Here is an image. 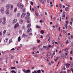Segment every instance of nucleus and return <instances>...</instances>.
<instances>
[{
	"instance_id": "obj_6",
	"label": "nucleus",
	"mask_w": 73,
	"mask_h": 73,
	"mask_svg": "<svg viewBox=\"0 0 73 73\" xmlns=\"http://www.w3.org/2000/svg\"><path fill=\"white\" fill-rule=\"evenodd\" d=\"M5 12L6 13L7 15H8V14H9V10L7 9L6 10Z\"/></svg>"
},
{
	"instance_id": "obj_37",
	"label": "nucleus",
	"mask_w": 73,
	"mask_h": 73,
	"mask_svg": "<svg viewBox=\"0 0 73 73\" xmlns=\"http://www.w3.org/2000/svg\"><path fill=\"white\" fill-rule=\"evenodd\" d=\"M33 73H37V72H36V70H35L34 72H33Z\"/></svg>"
},
{
	"instance_id": "obj_10",
	"label": "nucleus",
	"mask_w": 73,
	"mask_h": 73,
	"mask_svg": "<svg viewBox=\"0 0 73 73\" xmlns=\"http://www.w3.org/2000/svg\"><path fill=\"white\" fill-rule=\"evenodd\" d=\"M7 9H9L10 8V5L9 4H7L6 6Z\"/></svg>"
},
{
	"instance_id": "obj_25",
	"label": "nucleus",
	"mask_w": 73,
	"mask_h": 73,
	"mask_svg": "<svg viewBox=\"0 0 73 73\" xmlns=\"http://www.w3.org/2000/svg\"><path fill=\"white\" fill-rule=\"evenodd\" d=\"M70 67L71 68H72V67H73V63L71 64H70Z\"/></svg>"
},
{
	"instance_id": "obj_45",
	"label": "nucleus",
	"mask_w": 73,
	"mask_h": 73,
	"mask_svg": "<svg viewBox=\"0 0 73 73\" xmlns=\"http://www.w3.org/2000/svg\"><path fill=\"white\" fill-rule=\"evenodd\" d=\"M42 44H40V45H39L38 46V48H40V46H41V45H42Z\"/></svg>"
},
{
	"instance_id": "obj_20",
	"label": "nucleus",
	"mask_w": 73,
	"mask_h": 73,
	"mask_svg": "<svg viewBox=\"0 0 73 73\" xmlns=\"http://www.w3.org/2000/svg\"><path fill=\"white\" fill-rule=\"evenodd\" d=\"M12 40L11 39H10V40L9 41V43L10 44V43H11L12 42Z\"/></svg>"
},
{
	"instance_id": "obj_16",
	"label": "nucleus",
	"mask_w": 73,
	"mask_h": 73,
	"mask_svg": "<svg viewBox=\"0 0 73 73\" xmlns=\"http://www.w3.org/2000/svg\"><path fill=\"white\" fill-rule=\"evenodd\" d=\"M40 33L42 34H44V30H42L40 31Z\"/></svg>"
},
{
	"instance_id": "obj_53",
	"label": "nucleus",
	"mask_w": 73,
	"mask_h": 73,
	"mask_svg": "<svg viewBox=\"0 0 73 73\" xmlns=\"http://www.w3.org/2000/svg\"><path fill=\"white\" fill-rule=\"evenodd\" d=\"M61 47L62 48L64 46V45L63 44H62L61 45Z\"/></svg>"
},
{
	"instance_id": "obj_28",
	"label": "nucleus",
	"mask_w": 73,
	"mask_h": 73,
	"mask_svg": "<svg viewBox=\"0 0 73 73\" xmlns=\"http://www.w3.org/2000/svg\"><path fill=\"white\" fill-rule=\"evenodd\" d=\"M35 13L36 16H38V13H37V12L36 11H35Z\"/></svg>"
},
{
	"instance_id": "obj_33",
	"label": "nucleus",
	"mask_w": 73,
	"mask_h": 73,
	"mask_svg": "<svg viewBox=\"0 0 73 73\" xmlns=\"http://www.w3.org/2000/svg\"><path fill=\"white\" fill-rule=\"evenodd\" d=\"M11 69H16V68L12 67L11 68Z\"/></svg>"
},
{
	"instance_id": "obj_42",
	"label": "nucleus",
	"mask_w": 73,
	"mask_h": 73,
	"mask_svg": "<svg viewBox=\"0 0 73 73\" xmlns=\"http://www.w3.org/2000/svg\"><path fill=\"white\" fill-rule=\"evenodd\" d=\"M49 34H48L46 35V37H49Z\"/></svg>"
},
{
	"instance_id": "obj_31",
	"label": "nucleus",
	"mask_w": 73,
	"mask_h": 73,
	"mask_svg": "<svg viewBox=\"0 0 73 73\" xmlns=\"http://www.w3.org/2000/svg\"><path fill=\"white\" fill-rule=\"evenodd\" d=\"M29 36H32L33 35L32 33H30L29 34Z\"/></svg>"
},
{
	"instance_id": "obj_9",
	"label": "nucleus",
	"mask_w": 73,
	"mask_h": 73,
	"mask_svg": "<svg viewBox=\"0 0 73 73\" xmlns=\"http://www.w3.org/2000/svg\"><path fill=\"white\" fill-rule=\"evenodd\" d=\"M29 19V16L28 15H26L25 17V19L26 20H28Z\"/></svg>"
},
{
	"instance_id": "obj_22",
	"label": "nucleus",
	"mask_w": 73,
	"mask_h": 73,
	"mask_svg": "<svg viewBox=\"0 0 73 73\" xmlns=\"http://www.w3.org/2000/svg\"><path fill=\"white\" fill-rule=\"evenodd\" d=\"M66 55V56L65 57L67 58L68 57V52H66L65 53Z\"/></svg>"
},
{
	"instance_id": "obj_26",
	"label": "nucleus",
	"mask_w": 73,
	"mask_h": 73,
	"mask_svg": "<svg viewBox=\"0 0 73 73\" xmlns=\"http://www.w3.org/2000/svg\"><path fill=\"white\" fill-rule=\"evenodd\" d=\"M68 7H66L65 8L66 11H68Z\"/></svg>"
},
{
	"instance_id": "obj_23",
	"label": "nucleus",
	"mask_w": 73,
	"mask_h": 73,
	"mask_svg": "<svg viewBox=\"0 0 73 73\" xmlns=\"http://www.w3.org/2000/svg\"><path fill=\"white\" fill-rule=\"evenodd\" d=\"M27 16H29L30 15V14H29V12H27Z\"/></svg>"
},
{
	"instance_id": "obj_48",
	"label": "nucleus",
	"mask_w": 73,
	"mask_h": 73,
	"mask_svg": "<svg viewBox=\"0 0 73 73\" xmlns=\"http://www.w3.org/2000/svg\"><path fill=\"white\" fill-rule=\"evenodd\" d=\"M34 56H35V57H38L37 55H36V54Z\"/></svg>"
},
{
	"instance_id": "obj_57",
	"label": "nucleus",
	"mask_w": 73,
	"mask_h": 73,
	"mask_svg": "<svg viewBox=\"0 0 73 73\" xmlns=\"http://www.w3.org/2000/svg\"><path fill=\"white\" fill-rule=\"evenodd\" d=\"M50 24H51V25H52V24H53V23H52V22H50Z\"/></svg>"
},
{
	"instance_id": "obj_44",
	"label": "nucleus",
	"mask_w": 73,
	"mask_h": 73,
	"mask_svg": "<svg viewBox=\"0 0 73 73\" xmlns=\"http://www.w3.org/2000/svg\"><path fill=\"white\" fill-rule=\"evenodd\" d=\"M47 58H47V57H45L44 58V59L45 60H46V59H47Z\"/></svg>"
},
{
	"instance_id": "obj_2",
	"label": "nucleus",
	"mask_w": 73,
	"mask_h": 73,
	"mask_svg": "<svg viewBox=\"0 0 73 73\" xmlns=\"http://www.w3.org/2000/svg\"><path fill=\"white\" fill-rule=\"evenodd\" d=\"M0 10L2 13L4 14V8L3 7H1Z\"/></svg>"
},
{
	"instance_id": "obj_19",
	"label": "nucleus",
	"mask_w": 73,
	"mask_h": 73,
	"mask_svg": "<svg viewBox=\"0 0 73 73\" xmlns=\"http://www.w3.org/2000/svg\"><path fill=\"white\" fill-rule=\"evenodd\" d=\"M7 41H8V38H6L5 39L4 41L5 42H7Z\"/></svg>"
},
{
	"instance_id": "obj_30",
	"label": "nucleus",
	"mask_w": 73,
	"mask_h": 73,
	"mask_svg": "<svg viewBox=\"0 0 73 73\" xmlns=\"http://www.w3.org/2000/svg\"><path fill=\"white\" fill-rule=\"evenodd\" d=\"M3 21V19L1 18H0V23H1Z\"/></svg>"
},
{
	"instance_id": "obj_49",
	"label": "nucleus",
	"mask_w": 73,
	"mask_h": 73,
	"mask_svg": "<svg viewBox=\"0 0 73 73\" xmlns=\"http://www.w3.org/2000/svg\"><path fill=\"white\" fill-rule=\"evenodd\" d=\"M23 72H26V71L25 70V69H24L23 70Z\"/></svg>"
},
{
	"instance_id": "obj_34",
	"label": "nucleus",
	"mask_w": 73,
	"mask_h": 73,
	"mask_svg": "<svg viewBox=\"0 0 73 73\" xmlns=\"http://www.w3.org/2000/svg\"><path fill=\"white\" fill-rule=\"evenodd\" d=\"M63 32L64 33V32H65V33H66V30H63Z\"/></svg>"
},
{
	"instance_id": "obj_60",
	"label": "nucleus",
	"mask_w": 73,
	"mask_h": 73,
	"mask_svg": "<svg viewBox=\"0 0 73 73\" xmlns=\"http://www.w3.org/2000/svg\"><path fill=\"white\" fill-rule=\"evenodd\" d=\"M48 48H50V47H51V45H48Z\"/></svg>"
},
{
	"instance_id": "obj_27",
	"label": "nucleus",
	"mask_w": 73,
	"mask_h": 73,
	"mask_svg": "<svg viewBox=\"0 0 73 73\" xmlns=\"http://www.w3.org/2000/svg\"><path fill=\"white\" fill-rule=\"evenodd\" d=\"M36 28H40V27L38 26V25H36Z\"/></svg>"
},
{
	"instance_id": "obj_61",
	"label": "nucleus",
	"mask_w": 73,
	"mask_h": 73,
	"mask_svg": "<svg viewBox=\"0 0 73 73\" xmlns=\"http://www.w3.org/2000/svg\"><path fill=\"white\" fill-rule=\"evenodd\" d=\"M40 40H38L37 41V42H38V43H39V42H40Z\"/></svg>"
},
{
	"instance_id": "obj_59",
	"label": "nucleus",
	"mask_w": 73,
	"mask_h": 73,
	"mask_svg": "<svg viewBox=\"0 0 73 73\" xmlns=\"http://www.w3.org/2000/svg\"><path fill=\"white\" fill-rule=\"evenodd\" d=\"M68 21H66V23L67 24H68Z\"/></svg>"
},
{
	"instance_id": "obj_7",
	"label": "nucleus",
	"mask_w": 73,
	"mask_h": 73,
	"mask_svg": "<svg viewBox=\"0 0 73 73\" xmlns=\"http://www.w3.org/2000/svg\"><path fill=\"white\" fill-rule=\"evenodd\" d=\"M39 0L40 3H42V4H44V1H43V0Z\"/></svg>"
},
{
	"instance_id": "obj_29",
	"label": "nucleus",
	"mask_w": 73,
	"mask_h": 73,
	"mask_svg": "<svg viewBox=\"0 0 73 73\" xmlns=\"http://www.w3.org/2000/svg\"><path fill=\"white\" fill-rule=\"evenodd\" d=\"M65 27L66 29H67V28H68V24H66L65 25Z\"/></svg>"
},
{
	"instance_id": "obj_50",
	"label": "nucleus",
	"mask_w": 73,
	"mask_h": 73,
	"mask_svg": "<svg viewBox=\"0 0 73 73\" xmlns=\"http://www.w3.org/2000/svg\"><path fill=\"white\" fill-rule=\"evenodd\" d=\"M70 25H72V22H70Z\"/></svg>"
},
{
	"instance_id": "obj_14",
	"label": "nucleus",
	"mask_w": 73,
	"mask_h": 73,
	"mask_svg": "<svg viewBox=\"0 0 73 73\" xmlns=\"http://www.w3.org/2000/svg\"><path fill=\"white\" fill-rule=\"evenodd\" d=\"M31 26V25L30 24H29L27 26V28H30V27Z\"/></svg>"
},
{
	"instance_id": "obj_51",
	"label": "nucleus",
	"mask_w": 73,
	"mask_h": 73,
	"mask_svg": "<svg viewBox=\"0 0 73 73\" xmlns=\"http://www.w3.org/2000/svg\"><path fill=\"white\" fill-rule=\"evenodd\" d=\"M25 36V34H23L22 35V37H24Z\"/></svg>"
},
{
	"instance_id": "obj_12",
	"label": "nucleus",
	"mask_w": 73,
	"mask_h": 73,
	"mask_svg": "<svg viewBox=\"0 0 73 73\" xmlns=\"http://www.w3.org/2000/svg\"><path fill=\"white\" fill-rule=\"evenodd\" d=\"M11 73H16V72L14 70H12L11 72Z\"/></svg>"
},
{
	"instance_id": "obj_4",
	"label": "nucleus",
	"mask_w": 73,
	"mask_h": 73,
	"mask_svg": "<svg viewBox=\"0 0 73 73\" xmlns=\"http://www.w3.org/2000/svg\"><path fill=\"white\" fill-rule=\"evenodd\" d=\"M32 30H31V28L30 27H29L28 28L27 30V32L28 33H30V32H31Z\"/></svg>"
},
{
	"instance_id": "obj_63",
	"label": "nucleus",
	"mask_w": 73,
	"mask_h": 73,
	"mask_svg": "<svg viewBox=\"0 0 73 73\" xmlns=\"http://www.w3.org/2000/svg\"><path fill=\"white\" fill-rule=\"evenodd\" d=\"M50 17L51 18V19L52 20V15H51Z\"/></svg>"
},
{
	"instance_id": "obj_24",
	"label": "nucleus",
	"mask_w": 73,
	"mask_h": 73,
	"mask_svg": "<svg viewBox=\"0 0 73 73\" xmlns=\"http://www.w3.org/2000/svg\"><path fill=\"white\" fill-rule=\"evenodd\" d=\"M37 72L38 73H41V71L40 70H38Z\"/></svg>"
},
{
	"instance_id": "obj_62",
	"label": "nucleus",
	"mask_w": 73,
	"mask_h": 73,
	"mask_svg": "<svg viewBox=\"0 0 73 73\" xmlns=\"http://www.w3.org/2000/svg\"><path fill=\"white\" fill-rule=\"evenodd\" d=\"M71 20L72 21H73V18H71Z\"/></svg>"
},
{
	"instance_id": "obj_3",
	"label": "nucleus",
	"mask_w": 73,
	"mask_h": 73,
	"mask_svg": "<svg viewBox=\"0 0 73 73\" xmlns=\"http://www.w3.org/2000/svg\"><path fill=\"white\" fill-rule=\"evenodd\" d=\"M16 22H17V19H15L13 21V24H15V23H16Z\"/></svg>"
},
{
	"instance_id": "obj_8",
	"label": "nucleus",
	"mask_w": 73,
	"mask_h": 73,
	"mask_svg": "<svg viewBox=\"0 0 73 73\" xmlns=\"http://www.w3.org/2000/svg\"><path fill=\"white\" fill-rule=\"evenodd\" d=\"M19 26V24L17 23L14 26V28H16L17 27Z\"/></svg>"
},
{
	"instance_id": "obj_36",
	"label": "nucleus",
	"mask_w": 73,
	"mask_h": 73,
	"mask_svg": "<svg viewBox=\"0 0 73 73\" xmlns=\"http://www.w3.org/2000/svg\"><path fill=\"white\" fill-rule=\"evenodd\" d=\"M25 9H23V12H25Z\"/></svg>"
},
{
	"instance_id": "obj_13",
	"label": "nucleus",
	"mask_w": 73,
	"mask_h": 73,
	"mask_svg": "<svg viewBox=\"0 0 73 73\" xmlns=\"http://www.w3.org/2000/svg\"><path fill=\"white\" fill-rule=\"evenodd\" d=\"M18 42H20V40H21V38H20V37H19L18 38Z\"/></svg>"
},
{
	"instance_id": "obj_35",
	"label": "nucleus",
	"mask_w": 73,
	"mask_h": 73,
	"mask_svg": "<svg viewBox=\"0 0 73 73\" xmlns=\"http://www.w3.org/2000/svg\"><path fill=\"white\" fill-rule=\"evenodd\" d=\"M52 42H53L52 44V46H53V45H54V41H52Z\"/></svg>"
},
{
	"instance_id": "obj_17",
	"label": "nucleus",
	"mask_w": 73,
	"mask_h": 73,
	"mask_svg": "<svg viewBox=\"0 0 73 73\" xmlns=\"http://www.w3.org/2000/svg\"><path fill=\"white\" fill-rule=\"evenodd\" d=\"M3 21H6V18L5 17H3Z\"/></svg>"
},
{
	"instance_id": "obj_39",
	"label": "nucleus",
	"mask_w": 73,
	"mask_h": 73,
	"mask_svg": "<svg viewBox=\"0 0 73 73\" xmlns=\"http://www.w3.org/2000/svg\"><path fill=\"white\" fill-rule=\"evenodd\" d=\"M31 4L32 5H33V3L32 2H31Z\"/></svg>"
},
{
	"instance_id": "obj_40",
	"label": "nucleus",
	"mask_w": 73,
	"mask_h": 73,
	"mask_svg": "<svg viewBox=\"0 0 73 73\" xmlns=\"http://www.w3.org/2000/svg\"><path fill=\"white\" fill-rule=\"evenodd\" d=\"M3 61V59L2 58H0V62H1Z\"/></svg>"
},
{
	"instance_id": "obj_47",
	"label": "nucleus",
	"mask_w": 73,
	"mask_h": 73,
	"mask_svg": "<svg viewBox=\"0 0 73 73\" xmlns=\"http://www.w3.org/2000/svg\"><path fill=\"white\" fill-rule=\"evenodd\" d=\"M54 60H55V61H57V60H58V58H56V59H54Z\"/></svg>"
},
{
	"instance_id": "obj_11",
	"label": "nucleus",
	"mask_w": 73,
	"mask_h": 73,
	"mask_svg": "<svg viewBox=\"0 0 73 73\" xmlns=\"http://www.w3.org/2000/svg\"><path fill=\"white\" fill-rule=\"evenodd\" d=\"M19 23H20V24H22V23H23V20H20L19 21Z\"/></svg>"
},
{
	"instance_id": "obj_55",
	"label": "nucleus",
	"mask_w": 73,
	"mask_h": 73,
	"mask_svg": "<svg viewBox=\"0 0 73 73\" xmlns=\"http://www.w3.org/2000/svg\"><path fill=\"white\" fill-rule=\"evenodd\" d=\"M11 50H15V48H13L11 49Z\"/></svg>"
},
{
	"instance_id": "obj_54",
	"label": "nucleus",
	"mask_w": 73,
	"mask_h": 73,
	"mask_svg": "<svg viewBox=\"0 0 73 73\" xmlns=\"http://www.w3.org/2000/svg\"><path fill=\"white\" fill-rule=\"evenodd\" d=\"M60 39H61V38H60V37L58 36V40H60Z\"/></svg>"
},
{
	"instance_id": "obj_56",
	"label": "nucleus",
	"mask_w": 73,
	"mask_h": 73,
	"mask_svg": "<svg viewBox=\"0 0 73 73\" xmlns=\"http://www.w3.org/2000/svg\"><path fill=\"white\" fill-rule=\"evenodd\" d=\"M71 70H72V73H73V68H71Z\"/></svg>"
},
{
	"instance_id": "obj_15",
	"label": "nucleus",
	"mask_w": 73,
	"mask_h": 73,
	"mask_svg": "<svg viewBox=\"0 0 73 73\" xmlns=\"http://www.w3.org/2000/svg\"><path fill=\"white\" fill-rule=\"evenodd\" d=\"M6 23V22H5V21H3V23H2V24L3 25H5Z\"/></svg>"
},
{
	"instance_id": "obj_41",
	"label": "nucleus",
	"mask_w": 73,
	"mask_h": 73,
	"mask_svg": "<svg viewBox=\"0 0 73 73\" xmlns=\"http://www.w3.org/2000/svg\"><path fill=\"white\" fill-rule=\"evenodd\" d=\"M50 36L49 38L48 39V41H49V40H50Z\"/></svg>"
},
{
	"instance_id": "obj_52",
	"label": "nucleus",
	"mask_w": 73,
	"mask_h": 73,
	"mask_svg": "<svg viewBox=\"0 0 73 73\" xmlns=\"http://www.w3.org/2000/svg\"><path fill=\"white\" fill-rule=\"evenodd\" d=\"M41 71L42 72V73L44 72V70H42V69L41 70Z\"/></svg>"
},
{
	"instance_id": "obj_32",
	"label": "nucleus",
	"mask_w": 73,
	"mask_h": 73,
	"mask_svg": "<svg viewBox=\"0 0 73 73\" xmlns=\"http://www.w3.org/2000/svg\"><path fill=\"white\" fill-rule=\"evenodd\" d=\"M22 27L23 28V29H25V26H24V25H23L22 26Z\"/></svg>"
},
{
	"instance_id": "obj_21",
	"label": "nucleus",
	"mask_w": 73,
	"mask_h": 73,
	"mask_svg": "<svg viewBox=\"0 0 73 73\" xmlns=\"http://www.w3.org/2000/svg\"><path fill=\"white\" fill-rule=\"evenodd\" d=\"M6 33V30H4V31H3V35H5V34Z\"/></svg>"
},
{
	"instance_id": "obj_46",
	"label": "nucleus",
	"mask_w": 73,
	"mask_h": 73,
	"mask_svg": "<svg viewBox=\"0 0 73 73\" xmlns=\"http://www.w3.org/2000/svg\"><path fill=\"white\" fill-rule=\"evenodd\" d=\"M51 64H53L54 63V62H53V61L52 60L51 61Z\"/></svg>"
},
{
	"instance_id": "obj_58",
	"label": "nucleus",
	"mask_w": 73,
	"mask_h": 73,
	"mask_svg": "<svg viewBox=\"0 0 73 73\" xmlns=\"http://www.w3.org/2000/svg\"><path fill=\"white\" fill-rule=\"evenodd\" d=\"M43 38V36H42V35L41 36L40 38Z\"/></svg>"
},
{
	"instance_id": "obj_1",
	"label": "nucleus",
	"mask_w": 73,
	"mask_h": 73,
	"mask_svg": "<svg viewBox=\"0 0 73 73\" xmlns=\"http://www.w3.org/2000/svg\"><path fill=\"white\" fill-rule=\"evenodd\" d=\"M17 6L18 7H19L21 9L23 8L24 7V5H21V3L19 2L17 5Z\"/></svg>"
},
{
	"instance_id": "obj_38",
	"label": "nucleus",
	"mask_w": 73,
	"mask_h": 73,
	"mask_svg": "<svg viewBox=\"0 0 73 73\" xmlns=\"http://www.w3.org/2000/svg\"><path fill=\"white\" fill-rule=\"evenodd\" d=\"M17 11V8H15L14 9V12H16V11Z\"/></svg>"
},
{
	"instance_id": "obj_18",
	"label": "nucleus",
	"mask_w": 73,
	"mask_h": 73,
	"mask_svg": "<svg viewBox=\"0 0 73 73\" xmlns=\"http://www.w3.org/2000/svg\"><path fill=\"white\" fill-rule=\"evenodd\" d=\"M26 72L28 73H30L31 71H30V70H27L26 71Z\"/></svg>"
},
{
	"instance_id": "obj_64",
	"label": "nucleus",
	"mask_w": 73,
	"mask_h": 73,
	"mask_svg": "<svg viewBox=\"0 0 73 73\" xmlns=\"http://www.w3.org/2000/svg\"><path fill=\"white\" fill-rule=\"evenodd\" d=\"M71 38H73V35H71Z\"/></svg>"
},
{
	"instance_id": "obj_5",
	"label": "nucleus",
	"mask_w": 73,
	"mask_h": 73,
	"mask_svg": "<svg viewBox=\"0 0 73 73\" xmlns=\"http://www.w3.org/2000/svg\"><path fill=\"white\" fill-rule=\"evenodd\" d=\"M26 13H23L21 15V17H24L25 16Z\"/></svg>"
},
{
	"instance_id": "obj_43",
	"label": "nucleus",
	"mask_w": 73,
	"mask_h": 73,
	"mask_svg": "<svg viewBox=\"0 0 73 73\" xmlns=\"http://www.w3.org/2000/svg\"><path fill=\"white\" fill-rule=\"evenodd\" d=\"M66 41L67 42H66V44H68V43H69V42H68V40H67Z\"/></svg>"
}]
</instances>
